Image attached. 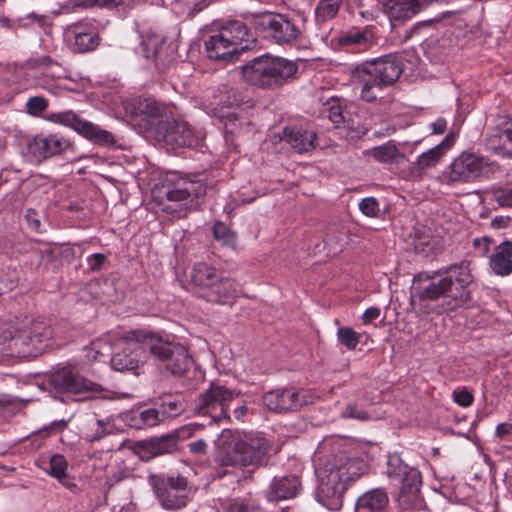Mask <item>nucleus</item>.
Segmentation results:
<instances>
[{"label": "nucleus", "instance_id": "13", "mask_svg": "<svg viewBox=\"0 0 512 512\" xmlns=\"http://www.w3.org/2000/svg\"><path fill=\"white\" fill-rule=\"evenodd\" d=\"M48 119L51 122L73 129L93 144L103 147H111L116 144V139L112 132L103 129L99 125L90 121L82 119L72 110L51 113L49 114Z\"/></svg>", "mask_w": 512, "mask_h": 512}, {"label": "nucleus", "instance_id": "6", "mask_svg": "<svg viewBox=\"0 0 512 512\" xmlns=\"http://www.w3.org/2000/svg\"><path fill=\"white\" fill-rule=\"evenodd\" d=\"M191 283L199 288L201 296L208 302L232 304L238 294V285L232 278L206 262H197L190 273Z\"/></svg>", "mask_w": 512, "mask_h": 512}, {"label": "nucleus", "instance_id": "44", "mask_svg": "<svg viewBox=\"0 0 512 512\" xmlns=\"http://www.w3.org/2000/svg\"><path fill=\"white\" fill-rule=\"evenodd\" d=\"M339 342L348 350H354L360 342L361 335L350 327H340L337 331Z\"/></svg>", "mask_w": 512, "mask_h": 512}, {"label": "nucleus", "instance_id": "63", "mask_svg": "<svg viewBox=\"0 0 512 512\" xmlns=\"http://www.w3.org/2000/svg\"><path fill=\"white\" fill-rule=\"evenodd\" d=\"M248 408L246 404H242L234 410V416L236 419L241 420L247 414Z\"/></svg>", "mask_w": 512, "mask_h": 512}, {"label": "nucleus", "instance_id": "51", "mask_svg": "<svg viewBox=\"0 0 512 512\" xmlns=\"http://www.w3.org/2000/svg\"><path fill=\"white\" fill-rule=\"evenodd\" d=\"M453 400L459 405V406H462V407H469L470 405H472L473 401H474V396L473 394L467 390V389H462V390H455L453 392Z\"/></svg>", "mask_w": 512, "mask_h": 512}, {"label": "nucleus", "instance_id": "55", "mask_svg": "<svg viewBox=\"0 0 512 512\" xmlns=\"http://www.w3.org/2000/svg\"><path fill=\"white\" fill-rule=\"evenodd\" d=\"M207 442L204 439H198L188 444L189 452L196 456H201L207 452Z\"/></svg>", "mask_w": 512, "mask_h": 512}, {"label": "nucleus", "instance_id": "5", "mask_svg": "<svg viewBox=\"0 0 512 512\" xmlns=\"http://www.w3.org/2000/svg\"><path fill=\"white\" fill-rule=\"evenodd\" d=\"M135 335L142 343L143 351H148L154 361L171 375L181 377L192 367L193 359L184 345L147 331Z\"/></svg>", "mask_w": 512, "mask_h": 512}, {"label": "nucleus", "instance_id": "48", "mask_svg": "<svg viewBox=\"0 0 512 512\" xmlns=\"http://www.w3.org/2000/svg\"><path fill=\"white\" fill-rule=\"evenodd\" d=\"M492 198L502 207H512V189L496 188L492 191Z\"/></svg>", "mask_w": 512, "mask_h": 512}, {"label": "nucleus", "instance_id": "8", "mask_svg": "<svg viewBox=\"0 0 512 512\" xmlns=\"http://www.w3.org/2000/svg\"><path fill=\"white\" fill-rule=\"evenodd\" d=\"M246 19L259 36L279 45H291L302 35L305 17L290 18L273 12L247 13Z\"/></svg>", "mask_w": 512, "mask_h": 512}, {"label": "nucleus", "instance_id": "11", "mask_svg": "<svg viewBox=\"0 0 512 512\" xmlns=\"http://www.w3.org/2000/svg\"><path fill=\"white\" fill-rule=\"evenodd\" d=\"M240 392L229 389L224 385L211 383L209 388L202 392L196 400L194 412L207 417L208 425L229 419L230 403L238 398Z\"/></svg>", "mask_w": 512, "mask_h": 512}, {"label": "nucleus", "instance_id": "22", "mask_svg": "<svg viewBox=\"0 0 512 512\" xmlns=\"http://www.w3.org/2000/svg\"><path fill=\"white\" fill-rule=\"evenodd\" d=\"M205 49L209 59L222 62H234L248 51V45L236 46L221 29L205 40Z\"/></svg>", "mask_w": 512, "mask_h": 512}, {"label": "nucleus", "instance_id": "60", "mask_svg": "<svg viewBox=\"0 0 512 512\" xmlns=\"http://www.w3.org/2000/svg\"><path fill=\"white\" fill-rule=\"evenodd\" d=\"M68 425V421L65 420H56L53 421L48 427H45V430H49L51 432H61Z\"/></svg>", "mask_w": 512, "mask_h": 512}, {"label": "nucleus", "instance_id": "20", "mask_svg": "<svg viewBox=\"0 0 512 512\" xmlns=\"http://www.w3.org/2000/svg\"><path fill=\"white\" fill-rule=\"evenodd\" d=\"M65 36L75 53L93 51L99 46L101 40L97 27L87 19L68 25Z\"/></svg>", "mask_w": 512, "mask_h": 512}, {"label": "nucleus", "instance_id": "64", "mask_svg": "<svg viewBox=\"0 0 512 512\" xmlns=\"http://www.w3.org/2000/svg\"><path fill=\"white\" fill-rule=\"evenodd\" d=\"M14 24L21 28H29L31 26L28 15H26L25 17L17 18Z\"/></svg>", "mask_w": 512, "mask_h": 512}, {"label": "nucleus", "instance_id": "28", "mask_svg": "<svg viewBox=\"0 0 512 512\" xmlns=\"http://www.w3.org/2000/svg\"><path fill=\"white\" fill-rule=\"evenodd\" d=\"M489 268L497 276L512 274V240H505L494 247L489 257Z\"/></svg>", "mask_w": 512, "mask_h": 512}, {"label": "nucleus", "instance_id": "33", "mask_svg": "<svg viewBox=\"0 0 512 512\" xmlns=\"http://www.w3.org/2000/svg\"><path fill=\"white\" fill-rule=\"evenodd\" d=\"M341 46H350L358 51L367 50L374 44V36L369 28L353 29L339 38Z\"/></svg>", "mask_w": 512, "mask_h": 512}, {"label": "nucleus", "instance_id": "7", "mask_svg": "<svg viewBox=\"0 0 512 512\" xmlns=\"http://www.w3.org/2000/svg\"><path fill=\"white\" fill-rule=\"evenodd\" d=\"M207 186L196 177L177 176L163 185L166 202L161 201L162 211L176 218L185 217L198 205V199L206 195Z\"/></svg>", "mask_w": 512, "mask_h": 512}, {"label": "nucleus", "instance_id": "47", "mask_svg": "<svg viewBox=\"0 0 512 512\" xmlns=\"http://www.w3.org/2000/svg\"><path fill=\"white\" fill-rule=\"evenodd\" d=\"M29 114L38 116L48 107V101L42 96H34L28 99L26 103Z\"/></svg>", "mask_w": 512, "mask_h": 512}, {"label": "nucleus", "instance_id": "50", "mask_svg": "<svg viewBox=\"0 0 512 512\" xmlns=\"http://www.w3.org/2000/svg\"><path fill=\"white\" fill-rule=\"evenodd\" d=\"M124 4V0H82L81 6L88 8L98 6L106 9H114Z\"/></svg>", "mask_w": 512, "mask_h": 512}, {"label": "nucleus", "instance_id": "61", "mask_svg": "<svg viewBox=\"0 0 512 512\" xmlns=\"http://www.w3.org/2000/svg\"><path fill=\"white\" fill-rule=\"evenodd\" d=\"M30 24L37 23L40 27L46 24L47 17L45 15H38L34 12L27 14Z\"/></svg>", "mask_w": 512, "mask_h": 512}, {"label": "nucleus", "instance_id": "12", "mask_svg": "<svg viewBox=\"0 0 512 512\" xmlns=\"http://www.w3.org/2000/svg\"><path fill=\"white\" fill-rule=\"evenodd\" d=\"M171 105L153 97H139L126 104L125 110L131 121L144 130L159 126L167 117L172 116Z\"/></svg>", "mask_w": 512, "mask_h": 512}, {"label": "nucleus", "instance_id": "23", "mask_svg": "<svg viewBox=\"0 0 512 512\" xmlns=\"http://www.w3.org/2000/svg\"><path fill=\"white\" fill-rule=\"evenodd\" d=\"M70 146L69 140L59 134L40 133L28 142V152L41 161L66 151Z\"/></svg>", "mask_w": 512, "mask_h": 512}, {"label": "nucleus", "instance_id": "35", "mask_svg": "<svg viewBox=\"0 0 512 512\" xmlns=\"http://www.w3.org/2000/svg\"><path fill=\"white\" fill-rule=\"evenodd\" d=\"M26 330L29 335V345L33 348L34 356H37L42 353L46 347V342L52 337V330L44 322H34Z\"/></svg>", "mask_w": 512, "mask_h": 512}, {"label": "nucleus", "instance_id": "46", "mask_svg": "<svg viewBox=\"0 0 512 512\" xmlns=\"http://www.w3.org/2000/svg\"><path fill=\"white\" fill-rule=\"evenodd\" d=\"M227 512H264V509L257 503L234 499L229 502Z\"/></svg>", "mask_w": 512, "mask_h": 512}, {"label": "nucleus", "instance_id": "36", "mask_svg": "<svg viewBox=\"0 0 512 512\" xmlns=\"http://www.w3.org/2000/svg\"><path fill=\"white\" fill-rule=\"evenodd\" d=\"M489 142L494 148H501L512 156V122L508 117H504L496 133L490 135Z\"/></svg>", "mask_w": 512, "mask_h": 512}, {"label": "nucleus", "instance_id": "32", "mask_svg": "<svg viewBox=\"0 0 512 512\" xmlns=\"http://www.w3.org/2000/svg\"><path fill=\"white\" fill-rule=\"evenodd\" d=\"M68 462L62 454H54L50 457L47 473L58 480L65 488L72 492L77 490L75 478L67 473Z\"/></svg>", "mask_w": 512, "mask_h": 512}, {"label": "nucleus", "instance_id": "21", "mask_svg": "<svg viewBox=\"0 0 512 512\" xmlns=\"http://www.w3.org/2000/svg\"><path fill=\"white\" fill-rule=\"evenodd\" d=\"M140 331L141 330L128 332L127 338L118 343L117 350L111 357L112 369L125 372L138 368L139 360L137 351L143 350V348L142 343L137 339L138 337H136L135 334Z\"/></svg>", "mask_w": 512, "mask_h": 512}, {"label": "nucleus", "instance_id": "17", "mask_svg": "<svg viewBox=\"0 0 512 512\" xmlns=\"http://www.w3.org/2000/svg\"><path fill=\"white\" fill-rule=\"evenodd\" d=\"M490 163L488 159L475 153L463 152L449 166L447 177L450 182L467 183L486 175Z\"/></svg>", "mask_w": 512, "mask_h": 512}, {"label": "nucleus", "instance_id": "2", "mask_svg": "<svg viewBox=\"0 0 512 512\" xmlns=\"http://www.w3.org/2000/svg\"><path fill=\"white\" fill-rule=\"evenodd\" d=\"M362 465V461L344 454L319 457L315 465L318 501L329 510H339L348 485L363 474Z\"/></svg>", "mask_w": 512, "mask_h": 512}, {"label": "nucleus", "instance_id": "49", "mask_svg": "<svg viewBox=\"0 0 512 512\" xmlns=\"http://www.w3.org/2000/svg\"><path fill=\"white\" fill-rule=\"evenodd\" d=\"M359 209L364 215L375 217L379 212V203L376 198L367 197L361 200Z\"/></svg>", "mask_w": 512, "mask_h": 512}, {"label": "nucleus", "instance_id": "18", "mask_svg": "<svg viewBox=\"0 0 512 512\" xmlns=\"http://www.w3.org/2000/svg\"><path fill=\"white\" fill-rule=\"evenodd\" d=\"M155 135L158 141L172 149L194 147L199 141L190 125L185 121L176 120L173 115L159 123Z\"/></svg>", "mask_w": 512, "mask_h": 512}, {"label": "nucleus", "instance_id": "53", "mask_svg": "<svg viewBox=\"0 0 512 512\" xmlns=\"http://www.w3.org/2000/svg\"><path fill=\"white\" fill-rule=\"evenodd\" d=\"M101 344L102 342L100 340L94 341L89 347L86 348V358L88 361H99L104 356L103 352L101 351Z\"/></svg>", "mask_w": 512, "mask_h": 512}, {"label": "nucleus", "instance_id": "16", "mask_svg": "<svg viewBox=\"0 0 512 512\" xmlns=\"http://www.w3.org/2000/svg\"><path fill=\"white\" fill-rule=\"evenodd\" d=\"M48 384L58 395H76L84 392L98 391L99 385L87 380L73 367L65 366L50 373Z\"/></svg>", "mask_w": 512, "mask_h": 512}, {"label": "nucleus", "instance_id": "40", "mask_svg": "<svg viewBox=\"0 0 512 512\" xmlns=\"http://www.w3.org/2000/svg\"><path fill=\"white\" fill-rule=\"evenodd\" d=\"M322 114H324L337 127L344 122L343 107L341 100L337 97H331L323 104Z\"/></svg>", "mask_w": 512, "mask_h": 512}, {"label": "nucleus", "instance_id": "19", "mask_svg": "<svg viewBox=\"0 0 512 512\" xmlns=\"http://www.w3.org/2000/svg\"><path fill=\"white\" fill-rule=\"evenodd\" d=\"M391 484L399 485V492L397 495V503L402 511H407L420 502V487L422 485V477L420 471L411 466L395 477Z\"/></svg>", "mask_w": 512, "mask_h": 512}, {"label": "nucleus", "instance_id": "25", "mask_svg": "<svg viewBox=\"0 0 512 512\" xmlns=\"http://www.w3.org/2000/svg\"><path fill=\"white\" fill-rule=\"evenodd\" d=\"M454 142V136L448 134L441 143L423 152L417 160L411 164V174L421 177L428 169L436 167L442 157L453 146Z\"/></svg>", "mask_w": 512, "mask_h": 512}, {"label": "nucleus", "instance_id": "14", "mask_svg": "<svg viewBox=\"0 0 512 512\" xmlns=\"http://www.w3.org/2000/svg\"><path fill=\"white\" fill-rule=\"evenodd\" d=\"M318 399L308 391L293 387L267 391L262 396L263 405L271 412L286 414L300 411L304 406L312 405Z\"/></svg>", "mask_w": 512, "mask_h": 512}, {"label": "nucleus", "instance_id": "39", "mask_svg": "<svg viewBox=\"0 0 512 512\" xmlns=\"http://www.w3.org/2000/svg\"><path fill=\"white\" fill-rule=\"evenodd\" d=\"M371 155L380 163H393L398 156L404 157L393 141H389L381 146L372 148Z\"/></svg>", "mask_w": 512, "mask_h": 512}, {"label": "nucleus", "instance_id": "15", "mask_svg": "<svg viewBox=\"0 0 512 512\" xmlns=\"http://www.w3.org/2000/svg\"><path fill=\"white\" fill-rule=\"evenodd\" d=\"M205 426L206 424L204 423H190L159 437L138 441L137 447L141 453L147 455V458L172 453L177 449L180 440L194 436L197 432L203 430Z\"/></svg>", "mask_w": 512, "mask_h": 512}, {"label": "nucleus", "instance_id": "30", "mask_svg": "<svg viewBox=\"0 0 512 512\" xmlns=\"http://www.w3.org/2000/svg\"><path fill=\"white\" fill-rule=\"evenodd\" d=\"M412 244L415 253L426 258L434 257L441 250L438 237L424 226L414 229Z\"/></svg>", "mask_w": 512, "mask_h": 512}, {"label": "nucleus", "instance_id": "43", "mask_svg": "<svg viewBox=\"0 0 512 512\" xmlns=\"http://www.w3.org/2000/svg\"><path fill=\"white\" fill-rule=\"evenodd\" d=\"M409 467L399 453H392L387 458L386 475L390 481H393L395 477H398L401 472Z\"/></svg>", "mask_w": 512, "mask_h": 512}, {"label": "nucleus", "instance_id": "37", "mask_svg": "<svg viewBox=\"0 0 512 512\" xmlns=\"http://www.w3.org/2000/svg\"><path fill=\"white\" fill-rule=\"evenodd\" d=\"M135 421L131 426L141 429L143 427H154L164 420L161 412L154 408L145 409L134 413L132 418Z\"/></svg>", "mask_w": 512, "mask_h": 512}, {"label": "nucleus", "instance_id": "31", "mask_svg": "<svg viewBox=\"0 0 512 512\" xmlns=\"http://www.w3.org/2000/svg\"><path fill=\"white\" fill-rule=\"evenodd\" d=\"M388 503L389 497L384 489H371L357 499L355 512H381Z\"/></svg>", "mask_w": 512, "mask_h": 512}, {"label": "nucleus", "instance_id": "24", "mask_svg": "<svg viewBox=\"0 0 512 512\" xmlns=\"http://www.w3.org/2000/svg\"><path fill=\"white\" fill-rule=\"evenodd\" d=\"M142 54L145 58L155 61L156 65L166 66L171 60L173 49L168 43L167 37L149 31L142 36Z\"/></svg>", "mask_w": 512, "mask_h": 512}, {"label": "nucleus", "instance_id": "56", "mask_svg": "<svg viewBox=\"0 0 512 512\" xmlns=\"http://www.w3.org/2000/svg\"><path fill=\"white\" fill-rule=\"evenodd\" d=\"M380 314H381L380 308H378L376 306H372L365 310V312L362 316V320L365 324L370 323L373 320L377 319L380 316Z\"/></svg>", "mask_w": 512, "mask_h": 512}, {"label": "nucleus", "instance_id": "42", "mask_svg": "<svg viewBox=\"0 0 512 512\" xmlns=\"http://www.w3.org/2000/svg\"><path fill=\"white\" fill-rule=\"evenodd\" d=\"M214 238L221 242L223 246L235 248L236 247V233L232 231L223 222L217 221L213 227Z\"/></svg>", "mask_w": 512, "mask_h": 512}, {"label": "nucleus", "instance_id": "57", "mask_svg": "<svg viewBox=\"0 0 512 512\" xmlns=\"http://www.w3.org/2000/svg\"><path fill=\"white\" fill-rule=\"evenodd\" d=\"M511 221L510 216H495L491 220V226L495 229L506 228L510 225Z\"/></svg>", "mask_w": 512, "mask_h": 512}, {"label": "nucleus", "instance_id": "38", "mask_svg": "<svg viewBox=\"0 0 512 512\" xmlns=\"http://www.w3.org/2000/svg\"><path fill=\"white\" fill-rule=\"evenodd\" d=\"M342 5V0H320L315 8V18L318 23H324L334 18L339 8Z\"/></svg>", "mask_w": 512, "mask_h": 512}, {"label": "nucleus", "instance_id": "3", "mask_svg": "<svg viewBox=\"0 0 512 512\" xmlns=\"http://www.w3.org/2000/svg\"><path fill=\"white\" fill-rule=\"evenodd\" d=\"M403 71L402 57L388 54L357 65L352 71V78L361 86V99L374 102L385 89L394 86Z\"/></svg>", "mask_w": 512, "mask_h": 512}, {"label": "nucleus", "instance_id": "29", "mask_svg": "<svg viewBox=\"0 0 512 512\" xmlns=\"http://www.w3.org/2000/svg\"><path fill=\"white\" fill-rule=\"evenodd\" d=\"M280 139L285 140L297 153H303L315 147L317 135L313 131L285 127Z\"/></svg>", "mask_w": 512, "mask_h": 512}, {"label": "nucleus", "instance_id": "1", "mask_svg": "<svg viewBox=\"0 0 512 512\" xmlns=\"http://www.w3.org/2000/svg\"><path fill=\"white\" fill-rule=\"evenodd\" d=\"M473 275L468 261L451 264L432 272H420L413 277V290L420 301H444L438 313L454 311L472 300L470 286Z\"/></svg>", "mask_w": 512, "mask_h": 512}, {"label": "nucleus", "instance_id": "45", "mask_svg": "<svg viewBox=\"0 0 512 512\" xmlns=\"http://www.w3.org/2000/svg\"><path fill=\"white\" fill-rule=\"evenodd\" d=\"M343 419H354L357 421H368L371 419L370 414L357 403H348L340 414Z\"/></svg>", "mask_w": 512, "mask_h": 512}, {"label": "nucleus", "instance_id": "26", "mask_svg": "<svg viewBox=\"0 0 512 512\" xmlns=\"http://www.w3.org/2000/svg\"><path fill=\"white\" fill-rule=\"evenodd\" d=\"M245 21L242 20H228L226 21L220 29L222 32L230 38L231 42L236 46H243L244 44L248 45V50L252 49L256 46V33L253 32L250 27H252L248 20L246 19V15L244 16Z\"/></svg>", "mask_w": 512, "mask_h": 512}, {"label": "nucleus", "instance_id": "58", "mask_svg": "<svg viewBox=\"0 0 512 512\" xmlns=\"http://www.w3.org/2000/svg\"><path fill=\"white\" fill-rule=\"evenodd\" d=\"M25 218L27 222L36 230L38 231L41 226L40 220L37 218V213L34 209H27Z\"/></svg>", "mask_w": 512, "mask_h": 512}, {"label": "nucleus", "instance_id": "52", "mask_svg": "<svg viewBox=\"0 0 512 512\" xmlns=\"http://www.w3.org/2000/svg\"><path fill=\"white\" fill-rule=\"evenodd\" d=\"M106 262L107 256L103 253L92 254L87 259L88 267L92 272L101 271Z\"/></svg>", "mask_w": 512, "mask_h": 512}, {"label": "nucleus", "instance_id": "9", "mask_svg": "<svg viewBox=\"0 0 512 512\" xmlns=\"http://www.w3.org/2000/svg\"><path fill=\"white\" fill-rule=\"evenodd\" d=\"M149 483L160 505L165 510L182 509L190 500L192 488L187 478L180 474L160 473L151 475Z\"/></svg>", "mask_w": 512, "mask_h": 512}, {"label": "nucleus", "instance_id": "27", "mask_svg": "<svg viewBox=\"0 0 512 512\" xmlns=\"http://www.w3.org/2000/svg\"><path fill=\"white\" fill-rule=\"evenodd\" d=\"M301 488V481L294 475L274 477L271 481L266 499L269 502H278L297 496Z\"/></svg>", "mask_w": 512, "mask_h": 512}, {"label": "nucleus", "instance_id": "62", "mask_svg": "<svg viewBox=\"0 0 512 512\" xmlns=\"http://www.w3.org/2000/svg\"><path fill=\"white\" fill-rule=\"evenodd\" d=\"M480 240L482 241V244H483L482 251L480 252V255L484 257V256H487V254L490 251V244L492 243V239L488 236H484V237L480 238Z\"/></svg>", "mask_w": 512, "mask_h": 512}, {"label": "nucleus", "instance_id": "59", "mask_svg": "<svg viewBox=\"0 0 512 512\" xmlns=\"http://www.w3.org/2000/svg\"><path fill=\"white\" fill-rule=\"evenodd\" d=\"M432 132L434 134H443L447 128V122L443 118L437 119L431 124Z\"/></svg>", "mask_w": 512, "mask_h": 512}, {"label": "nucleus", "instance_id": "10", "mask_svg": "<svg viewBox=\"0 0 512 512\" xmlns=\"http://www.w3.org/2000/svg\"><path fill=\"white\" fill-rule=\"evenodd\" d=\"M269 448L264 437L245 436L220 453L217 461L223 466L258 467L263 464Z\"/></svg>", "mask_w": 512, "mask_h": 512}, {"label": "nucleus", "instance_id": "54", "mask_svg": "<svg viewBox=\"0 0 512 512\" xmlns=\"http://www.w3.org/2000/svg\"><path fill=\"white\" fill-rule=\"evenodd\" d=\"M495 437L500 440H511L512 423H500L495 430Z\"/></svg>", "mask_w": 512, "mask_h": 512}, {"label": "nucleus", "instance_id": "41", "mask_svg": "<svg viewBox=\"0 0 512 512\" xmlns=\"http://www.w3.org/2000/svg\"><path fill=\"white\" fill-rule=\"evenodd\" d=\"M160 401V412L164 419L166 417L178 416L184 411V405L177 396H173L171 394L163 395L160 397Z\"/></svg>", "mask_w": 512, "mask_h": 512}, {"label": "nucleus", "instance_id": "34", "mask_svg": "<svg viewBox=\"0 0 512 512\" xmlns=\"http://www.w3.org/2000/svg\"><path fill=\"white\" fill-rule=\"evenodd\" d=\"M4 340L8 341L7 348L12 354L22 357L34 356L33 348L29 345L30 341L27 330H9L8 335H4Z\"/></svg>", "mask_w": 512, "mask_h": 512}, {"label": "nucleus", "instance_id": "4", "mask_svg": "<svg viewBox=\"0 0 512 512\" xmlns=\"http://www.w3.org/2000/svg\"><path fill=\"white\" fill-rule=\"evenodd\" d=\"M298 71L296 62L268 54L255 57L241 67L246 82L261 89H276L293 79Z\"/></svg>", "mask_w": 512, "mask_h": 512}]
</instances>
